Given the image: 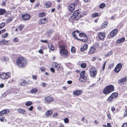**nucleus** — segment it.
I'll return each instance as SVG.
<instances>
[{"mask_svg":"<svg viewBox=\"0 0 127 127\" xmlns=\"http://www.w3.org/2000/svg\"><path fill=\"white\" fill-rule=\"evenodd\" d=\"M52 111L51 110H49L47 111L45 113V115L47 116H49L52 115Z\"/></svg>","mask_w":127,"mask_h":127,"instance_id":"cd10ccee","label":"nucleus"},{"mask_svg":"<svg viewBox=\"0 0 127 127\" xmlns=\"http://www.w3.org/2000/svg\"><path fill=\"white\" fill-rule=\"evenodd\" d=\"M54 67L58 69L60 68V66L59 64L57 63H55L54 64Z\"/></svg>","mask_w":127,"mask_h":127,"instance_id":"7c9ffc66","label":"nucleus"},{"mask_svg":"<svg viewBox=\"0 0 127 127\" xmlns=\"http://www.w3.org/2000/svg\"><path fill=\"white\" fill-rule=\"evenodd\" d=\"M32 104V102L29 101L27 102L25 104V105L26 106H28L31 105Z\"/></svg>","mask_w":127,"mask_h":127,"instance_id":"2f4dec72","label":"nucleus"},{"mask_svg":"<svg viewBox=\"0 0 127 127\" xmlns=\"http://www.w3.org/2000/svg\"><path fill=\"white\" fill-rule=\"evenodd\" d=\"M37 91V89L35 88H34L32 89L30 91V93L31 94H34Z\"/></svg>","mask_w":127,"mask_h":127,"instance_id":"bb28decb","label":"nucleus"},{"mask_svg":"<svg viewBox=\"0 0 127 127\" xmlns=\"http://www.w3.org/2000/svg\"><path fill=\"white\" fill-rule=\"evenodd\" d=\"M118 95V94L117 93H114L108 98L107 101L111 103L117 98Z\"/></svg>","mask_w":127,"mask_h":127,"instance_id":"20e7f679","label":"nucleus"},{"mask_svg":"<svg viewBox=\"0 0 127 127\" xmlns=\"http://www.w3.org/2000/svg\"><path fill=\"white\" fill-rule=\"evenodd\" d=\"M45 5L46 7L49 8L50 7L51 5V4L50 2L47 1L45 3Z\"/></svg>","mask_w":127,"mask_h":127,"instance_id":"c85d7f7f","label":"nucleus"},{"mask_svg":"<svg viewBox=\"0 0 127 127\" xmlns=\"http://www.w3.org/2000/svg\"><path fill=\"white\" fill-rule=\"evenodd\" d=\"M61 55L64 57L66 58L68 55V52L65 49H62L60 51Z\"/></svg>","mask_w":127,"mask_h":127,"instance_id":"39448f33","label":"nucleus"},{"mask_svg":"<svg viewBox=\"0 0 127 127\" xmlns=\"http://www.w3.org/2000/svg\"><path fill=\"white\" fill-rule=\"evenodd\" d=\"M27 82L25 80H22L20 82V85L21 86H23L26 85Z\"/></svg>","mask_w":127,"mask_h":127,"instance_id":"a878e982","label":"nucleus"},{"mask_svg":"<svg viewBox=\"0 0 127 127\" xmlns=\"http://www.w3.org/2000/svg\"><path fill=\"white\" fill-rule=\"evenodd\" d=\"M115 110V108L114 107H112L111 108V110L113 112Z\"/></svg>","mask_w":127,"mask_h":127,"instance_id":"052dcab7","label":"nucleus"},{"mask_svg":"<svg viewBox=\"0 0 127 127\" xmlns=\"http://www.w3.org/2000/svg\"><path fill=\"white\" fill-rule=\"evenodd\" d=\"M12 19H12V17L9 18L8 19H7L6 20V22L7 23H9L12 21Z\"/></svg>","mask_w":127,"mask_h":127,"instance_id":"72a5a7b5","label":"nucleus"},{"mask_svg":"<svg viewBox=\"0 0 127 127\" xmlns=\"http://www.w3.org/2000/svg\"><path fill=\"white\" fill-rule=\"evenodd\" d=\"M68 8L69 11L73 12L75 8V5L74 4H71L68 6Z\"/></svg>","mask_w":127,"mask_h":127,"instance_id":"f8f14e48","label":"nucleus"},{"mask_svg":"<svg viewBox=\"0 0 127 127\" xmlns=\"http://www.w3.org/2000/svg\"><path fill=\"white\" fill-rule=\"evenodd\" d=\"M114 90V86L112 85H109L105 87L103 90V93L105 94H109Z\"/></svg>","mask_w":127,"mask_h":127,"instance_id":"f03ea898","label":"nucleus"},{"mask_svg":"<svg viewBox=\"0 0 127 127\" xmlns=\"http://www.w3.org/2000/svg\"><path fill=\"white\" fill-rule=\"evenodd\" d=\"M71 52L73 53H75V50L74 49V47H72L71 49Z\"/></svg>","mask_w":127,"mask_h":127,"instance_id":"37998d69","label":"nucleus"},{"mask_svg":"<svg viewBox=\"0 0 127 127\" xmlns=\"http://www.w3.org/2000/svg\"><path fill=\"white\" fill-rule=\"evenodd\" d=\"M85 71H82L80 74V76H85Z\"/></svg>","mask_w":127,"mask_h":127,"instance_id":"79ce46f5","label":"nucleus"},{"mask_svg":"<svg viewBox=\"0 0 127 127\" xmlns=\"http://www.w3.org/2000/svg\"><path fill=\"white\" fill-rule=\"evenodd\" d=\"M4 119L5 118L4 117H2L1 118H0V120L1 122H3L4 121Z\"/></svg>","mask_w":127,"mask_h":127,"instance_id":"13d9d810","label":"nucleus"},{"mask_svg":"<svg viewBox=\"0 0 127 127\" xmlns=\"http://www.w3.org/2000/svg\"><path fill=\"white\" fill-rule=\"evenodd\" d=\"M6 12L3 9H0V15L3 14Z\"/></svg>","mask_w":127,"mask_h":127,"instance_id":"c756f323","label":"nucleus"},{"mask_svg":"<svg viewBox=\"0 0 127 127\" xmlns=\"http://www.w3.org/2000/svg\"><path fill=\"white\" fill-rule=\"evenodd\" d=\"M48 47L52 50H54V47L51 42L49 43L48 44Z\"/></svg>","mask_w":127,"mask_h":127,"instance_id":"b1692460","label":"nucleus"},{"mask_svg":"<svg viewBox=\"0 0 127 127\" xmlns=\"http://www.w3.org/2000/svg\"><path fill=\"white\" fill-rule=\"evenodd\" d=\"M40 41L42 42H44L46 43H48V41L47 40H41Z\"/></svg>","mask_w":127,"mask_h":127,"instance_id":"8fccbe9b","label":"nucleus"},{"mask_svg":"<svg viewBox=\"0 0 127 127\" xmlns=\"http://www.w3.org/2000/svg\"><path fill=\"white\" fill-rule=\"evenodd\" d=\"M37 76L36 75H34L32 77V78L34 80H36L37 79Z\"/></svg>","mask_w":127,"mask_h":127,"instance_id":"680f3d73","label":"nucleus"},{"mask_svg":"<svg viewBox=\"0 0 127 127\" xmlns=\"http://www.w3.org/2000/svg\"><path fill=\"white\" fill-rule=\"evenodd\" d=\"M90 75L92 77L95 76L96 74V71L94 70L92 68L90 70Z\"/></svg>","mask_w":127,"mask_h":127,"instance_id":"f3484780","label":"nucleus"},{"mask_svg":"<svg viewBox=\"0 0 127 127\" xmlns=\"http://www.w3.org/2000/svg\"><path fill=\"white\" fill-rule=\"evenodd\" d=\"M83 37L84 38L83 39H79L78 38H76V39L78 40L81 41L83 42H86L88 40V38L86 35L85 34H84V37Z\"/></svg>","mask_w":127,"mask_h":127,"instance_id":"dca6fc26","label":"nucleus"},{"mask_svg":"<svg viewBox=\"0 0 127 127\" xmlns=\"http://www.w3.org/2000/svg\"><path fill=\"white\" fill-rule=\"evenodd\" d=\"M5 24L3 23H2L0 24V29L3 28L5 26Z\"/></svg>","mask_w":127,"mask_h":127,"instance_id":"a19ab883","label":"nucleus"},{"mask_svg":"<svg viewBox=\"0 0 127 127\" xmlns=\"http://www.w3.org/2000/svg\"><path fill=\"white\" fill-rule=\"evenodd\" d=\"M106 61H105L102 67L103 70H104L105 69V67L106 64Z\"/></svg>","mask_w":127,"mask_h":127,"instance_id":"de8ad7c7","label":"nucleus"},{"mask_svg":"<svg viewBox=\"0 0 127 127\" xmlns=\"http://www.w3.org/2000/svg\"><path fill=\"white\" fill-rule=\"evenodd\" d=\"M22 19L25 20H29L30 18V15L29 14H25L23 15L22 16Z\"/></svg>","mask_w":127,"mask_h":127,"instance_id":"1a4fd4ad","label":"nucleus"},{"mask_svg":"<svg viewBox=\"0 0 127 127\" xmlns=\"http://www.w3.org/2000/svg\"><path fill=\"white\" fill-rule=\"evenodd\" d=\"M69 121L68 119L67 118H65L64 120V121L65 123H67Z\"/></svg>","mask_w":127,"mask_h":127,"instance_id":"603ef678","label":"nucleus"},{"mask_svg":"<svg viewBox=\"0 0 127 127\" xmlns=\"http://www.w3.org/2000/svg\"><path fill=\"white\" fill-rule=\"evenodd\" d=\"M33 108V106H31L28 108V110H29L32 111Z\"/></svg>","mask_w":127,"mask_h":127,"instance_id":"4d7b16f0","label":"nucleus"},{"mask_svg":"<svg viewBox=\"0 0 127 127\" xmlns=\"http://www.w3.org/2000/svg\"><path fill=\"white\" fill-rule=\"evenodd\" d=\"M85 50L83 47H81L80 48V50L82 52H84Z\"/></svg>","mask_w":127,"mask_h":127,"instance_id":"774afa93","label":"nucleus"},{"mask_svg":"<svg viewBox=\"0 0 127 127\" xmlns=\"http://www.w3.org/2000/svg\"><path fill=\"white\" fill-rule=\"evenodd\" d=\"M105 34L104 33L101 32L99 33L98 37L99 39L101 40H102L105 37Z\"/></svg>","mask_w":127,"mask_h":127,"instance_id":"4468645a","label":"nucleus"},{"mask_svg":"<svg viewBox=\"0 0 127 127\" xmlns=\"http://www.w3.org/2000/svg\"><path fill=\"white\" fill-rule=\"evenodd\" d=\"M127 81V77H124L122 78L120 80H119L118 81V83L120 84H124Z\"/></svg>","mask_w":127,"mask_h":127,"instance_id":"9d476101","label":"nucleus"},{"mask_svg":"<svg viewBox=\"0 0 127 127\" xmlns=\"http://www.w3.org/2000/svg\"><path fill=\"white\" fill-rule=\"evenodd\" d=\"M111 52H110L108 53L107 54L105 55V56L106 57H107L111 55Z\"/></svg>","mask_w":127,"mask_h":127,"instance_id":"a18cd8bd","label":"nucleus"},{"mask_svg":"<svg viewBox=\"0 0 127 127\" xmlns=\"http://www.w3.org/2000/svg\"><path fill=\"white\" fill-rule=\"evenodd\" d=\"M80 11L79 10H76L71 16L70 18L72 19H74L76 21L79 20L80 17H82V16L80 15Z\"/></svg>","mask_w":127,"mask_h":127,"instance_id":"7ed1b4c3","label":"nucleus"},{"mask_svg":"<svg viewBox=\"0 0 127 127\" xmlns=\"http://www.w3.org/2000/svg\"><path fill=\"white\" fill-rule=\"evenodd\" d=\"M122 127H127V123H124L122 125Z\"/></svg>","mask_w":127,"mask_h":127,"instance_id":"3c124183","label":"nucleus"},{"mask_svg":"<svg viewBox=\"0 0 127 127\" xmlns=\"http://www.w3.org/2000/svg\"><path fill=\"white\" fill-rule=\"evenodd\" d=\"M118 30L115 29L113 30L110 32V35L111 36H114L117 33Z\"/></svg>","mask_w":127,"mask_h":127,"instance_id":"6ab92c4d","label":"nucleus"},{"mask_svg":"<svg viewBox=\"0 0 127 127\" xmlns=\"http://www.w3.org/2000/svg\"><path fill=\"white\" fill-rule=\"evenodd\" d=\"M0 31L1 32V33H2L5 31V29H3Z\"/></svg>","mask_w":127,"mask_h":127,"instance_id":"69168bd1","label":"nucleus"},{"mask_svg":"<svg viewBox=\"0 0 127 127\" xmlns=\"http://www.w3.org/2000/svg\"><path fill=\"white\" fill-rule=\"evenodd\" d=\"M6 3L5 2L3 1L2 3V5L4 6H5L6 5Z\"/></svg>","mask_w":127,"mask_h":127,"instance_id":"338daca9","label":"nucleus"},{"mask_svg":"<svg viewBox=\"0 0 127 127\" xmlns=\"http://www.w3.org/2000/svg\"><path fill=\"white\" fill-rule=\"evenodd\" d=\"M72 35L74 36V37L76 39V38H77L76 36V34L75 33V32H74L72 33Z\"/></svg>","mask_w":127,"mask_h":127,"instance_id":"6e6d98bb","label":"nucleus"},{"mask_svg":"<svg viewBox=\"0 0 127 127\" xmlns=\"http://www.w3.org/2000/svg\"><path fill=\"white\" fill-rule=\"evenodd\" d=\"M83 92V91L81 90H77L74 91L73 92V94L74 95L78 96L81 95Z\"/></svg>","mask_w":127,"mask_h":127,"instance_id":"ddd939ff","label":"nucleus"},{"mask_svg":"<svg viewBox=\"0 0 127 127\" xmlns=\"http://www.w3.org/2000/svg\"><path fill=\"white\" fill-rule=\"evenodd\" d=\"M10 112V111L8 109H5L1 111L0 112V116H4L7 115Z\"/></svg>","mask_w":127,"mask_h":127,"instance_id":"6e6552de","label":"nucleus"},{"mask_svg":"<svg viewBox=\"0 0 127 127\" xmlns=\"http://www.w3.org/2000/svg\"><path fill=\"white\" fill-rule=\"evenodd\" d=\"M0 76L1 78L4 80L10 76L9 73H3L2 74H0Z\"/></svg>","mask_w":127,"mask_h":127,"instance_id":"0eeeda50","label":"nucleus"},{"mask_svg":"<svg viewBox=\"0 0 127 127\" xmlns=\"http://www.w3.org/2000/svg\"><path fill=\"white\" fill-rule=\"evenodd\" d=\"M8 41L7 40H5L4 39H2L0 41V44L1 45H4L7 43Z\"/></svg>","mask_w":127,"mask_h":127,"instance_id":"4be33fe9","label":"nucleus"},{"mask_svg":"<svg viewBox=\"0 0 127 127\" xmlns=\"http://www.w3.org/2000/svg\"><path fill=\"white\" fill-rule=\"evenodd\" d=\"M86 64L85 63H83L81 64V66L82 68H85L86 66Z\"/></svg>","mask_w":127,"mask_h":127,"instance_id":"c9c22d12","label":"nucleus"},{"mask_svg":"<svg viewBox=\"0 0 127 127\" xmlns=\"http://www.w3.org/2000/svg\"><path fill=\"white\" fill-rule=\"evenodd\" d=\"M17 111L19 113L22 114L23 115H24L26 113V111H25L23 109L21 108H19L17 110Z\"/></svg>","mask_w":127,"mask_h":127,"instance_id":"aec40b11","label":"nucleus"},{"mask_svg":"<svg viewBox=\"0 0 127 127\" xmlns=\"http://www.w3.org/2000/svg\"><path fill=\"white\" fill-rule=\"evenodd\" d=\"M87 79V77L85 76H80L79 78V80L81 82H86Z\"/></svg>","mask_w":127,"mask_h":127,"instance_id":"2eb2a0df","label":"nucleus"},{"mask_svg":"<svg viewBox=\"0 0 127 127\" xmlns=\"http://www.w3.org/2000/svg\"><path fill=\"white\" fill-rule=\"evenodd\" d=\"M67 83L68 84H71L72 83V81H68L67 82Z\"/></svg>","mask_w":127,"mask_h":127,"instance_id":"0e129e2a","label":"nucleus"},{"mask_svg":"<svg viewBox=\"0 0 127 127\" xmlns=\"http://www.w3.org/2000/svg\"><path fill=\"white\" fill-rule=\"evenodd\" d=\"M50 70L53 72H54L55 71L54 69L52 68H50Z\"/></svg>","mask_w":127,"mask_h":127,"instance_id":"e2e57ef3","label":"nucleus"},{"mask_svg":"<svg viewBox=\"0 0 127 127\" xmlns=\"http://www.w3.org/2000/svg\"><path fill=\"white\" fill-rule=\"evenodd\" d=\"M16 62L18 67L21 68L25 67L27 64L26 59L23 57L18 58L17 59Z\"/></svg>","mask_w":127,"mask_h":127,"instance_id":"f257e3e1","label":"nucleus"},{"mask_svg":"<svg viewBox=\"0 0 127 127\" xmlns=\"http://www.w3.org/2000/svg\"><path fill=\"white\" fill-rule=\"evenodd\" d=\"M92 16L93 17L95 18L98 16V13H95L92 14Z\"/></svg>","mask_w":127,"mask_h":127,"instance_id":"4c0bfd02","label":"nucleus"},{"mask_svg":"<svg viewBox=\"0 0 127 127\" xmlns=\"http://www.w3.org/2000/svg\"><path fill=\"white\" fill-rule=\"evenodd\" d=\"M108 24V22L107 21H105L102 24L101 26V28L102 29H104L105 28Z\"/></svg>","mask_w":127,"mask_h":127,"instance_id":"393cba45","label":"nucleus"},{"mask_svg":"<svg viewBox=\"0 0 127 127\" xmlns=\"http://www.w3.org/2000/svg\"><path fill=\"white\" fill-rule=\"evenodd\" d=\"M45 99L46 102L49 104L51 102L53 101L54 100L53 98L50 96L46 97Z\"/></svg>","mask_w":127,"mask_h":127,"instance_id":"9b49d317","label":"nucleus"},{"mask_svg":"<svg viewBox=\"0 0 127 127\" xmlns=\"http://www.w3.org/2000/svg\"><path fill=\"white\" fill-rule=\"evenodd\" d=\"M105 6V4L104 3H101L99 5V8H102L104 7Z\"/></svg>","mask_w":127,"mask_h":127,"instance_id":"473e14b6","label":"nucleus"},{"mask_svg":"<svg viewBox=\"0 0 127 127\" xmlns=\"http://www.w3.org/2000/svg\"><path fill=\"white\" fill-rule=\"evenodd\" d=\"M58 115V114L57 113H54L53 114V117H54L56 116H57Z\"/></svg>","mask_w":127,"mask_h":127,"instance_id":"5fc2aeb1","label":"nucleus"},{"mask_svg":"<svg viewBox=\"0 0 127 127\" xmlns=\"http://www.w3.org/2000/svg\"><path fill=\"white\" fill-rule=\"evenodd\" d=\"M95 51V49L93 47H92L90 49L88 52L89 55L92 54L94 53Z\"/></svg>","mask_w":127,"mask_h":127,"instance_id":"a211bd4d","label":"nucleus"},{"mask_svg":"<svg viewBox=\"0 0 127 127\" xmlns=\"http://www.w3.org/2000/svg\"><path fill=\"white\" fill-rule=\"evenodd\" d=\"M40 69L42 71H44L46 70L44 67H40Z\"/></svg>","mask_w":127,"mask_h":127,"instance_id":"864d4df0","label":"nucleus"},{"mask_svg":"<svg viewBox=\"0 0 127 127\" xmlns=\"http://www.w3.org/2000/svg\"><path fill=\"white\" fill-rule=\"evenodd\" d=\"M47 22V20L46 18H42L39 21V24H41L46 23Z\"/></svg>","mask_w":127,"mask_h":127,"instance_id":"412c9836","label":"nucleus"},{"mask_svg":"<svg viewBox=\"0 0 127 127\" xmlns=\"http://www.w3.org/2000/svg\"><path fill=\"white\" fill-rule=\"evenodd\" d=\"M19 40L18 38L17 37L14 38L13 39V41L15 42H18Z\"/></svg>","mask_w":127,"mask_h":127,"instance_id":"e433bc0d","label":"nucleus"},{"mask_svg":"<svg viewBox=\"0 0 127 127\" xmlns=\"http://www.w3.org/2000/svg\"><path fill=\"white\" fill-rule=\"evenodd\" d=\"M39 53L41 54H42L43 53V51L42 50L40 49L38 51Z\"/></svg>","mask_w":127,"mask_h":127,"instance_id":"bf43d9fd","label":"nucleus"},{"mask_svg":"<svg viewBox=\"0 0 127 127\" xmlns=\"http://www.w3.org/2000/svg\"><path fill=\"white\" fill-rule=\"evenodd\" d=\"M88 45L86 44H84L83 48H84V49L85 50H86L88 48Z\"/></svg>","mask_w":127,"mask_h":127,"instance_id":"49530a36","label":"nucleus"},{"mask_svg":"<svg viewBox=\"0 0 127 127\" xmlns=\"http://www.w3.org/2000/svg\"><path fill=\"white\" fill-rule=\"evenodd\" d=\"M122 64L119 63L117 64L115 68L114 71L117 73H118L122 68Z\"/></svg>","mask_w":127,"mask_h":127,"instance_id":"423d86ee","label":"nucleus"},{"mask_svg":"<svg viewBox=\"0 0 127 127\" xmlns=\"http://www.w3.org/2000/svg\"><path fill=\"white\" fill-rule=\"evenodd\" d=\"M84 34H85L84 33H79V35L80 37H84Z\"/></svg>","mask_w":127,"mask_h":127,"instance_id":"09e8293b","label":"nucleus"},{"mask_svg":"<svg viewBox=\"0 0 127 127\" xmlns=\"http://www.w3.org/2000/svg\"><path fill=\"white\" fill-rule=\"evenodd\" d=\"M127 116V108L126 110H125V112L124 115V117H125Z\"/></svg>","mask_w":127,"mask_h":127,"instance_id":"c03bdc74","label":"nucleus"},{"mask_svg":"<svg viewBox=\"0 0 127 127\" xmlns=\"http://www.w3.org/2000/svg\"><path fill=\"white\" fill-rule=\"evenodd\" d=\"M125 38H122L118 39L117 42L119 43H123L125 41Z\"/></svg>","mask_w":127,"mask_h":127,"instance_id":"5701e85b","label":"nucleus"},{"mask_svg":"<svg viewBox=\"0 0 127 127\" xmlns=\"http://www.w3.org/2000/svg\"><path fill=\"white\" fill-rule=\"evenodd\" d=\"M8 34L7 33H6L5 34H4L2 35L1 36L3 38H5L7 37Z\"/></svg>","mask_w":127,"mask_h":127,"instance_id":"58836bf2","label":"nucleus"},{"mask_svg":"<svg viewBox=\"0 0 127 127\" xmlns=\"http://www.w3.org/2000/svg\"><path fill=\"white\" fill-rule=\"evenodd\" d=\"M45 15V14L44 12H42L39 14L38 15V16L40 17H43Z\"/></svg>","mask_w":127,"mask_h":127,"instance_id":"ea45409f","label":"nucleus"},{"mask_svg":"<svg viewBox=\"0 0 127 127\" xmlns=\"http://www.w3.org/2000/svg\"><path fill=\"white\" fill-rule=\"evenodd\" d=\"M24 27L23 25L20 24L19 26L18 29L19 31H21L23 29Z\"/></svg>","mask_w":127,"mask_h":127,"instance_id":"f704fd0d","label":"nucleus"}]
</instances>
